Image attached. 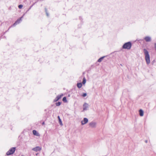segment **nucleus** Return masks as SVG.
I'll list each match as a JSON object with an SVG mask.
<instances>
[{"label":"nucleus","instance_id":"nucleus-1","mask_svg":"<svg viewBox=\"0 0 156 156\" xmlns=\"http://www.w3.org/2000/svg\"><path fill=\"white\" fill-rule=\"evenodd\" d=\"M143 51L145 55V58L146 63L147 65H148L150 62V56L149 52L145 48L144 49Z\"/></svg>","mask_w":156,"mask_h":156},{"label":"nucleus","instance_id":"nucleus-2","mask_svg":"<svg viewBox=\"0 0 156 156\" xmlns=\"http://www.w3.org/2000/svg\"><path fill=\"white\" fill-rule=\"evenodd\" d=\"M16 150L15 147L11 148L8 151L6 154L7 155H9L13 154Z\"/></svg>","mask_w":156,"mask_h":156},{"label":"nucleus","instance_id":"nucleus-3","mask_svg":"<svg viewBox=\"0 0 156 156\" xmlns=\"http://www.w3.org/2000/svg\"><path fill=\"white\" fill-rule=\"evenodd\" d=\"M63 96V94H61L59 95H58L57 96L56 98H55L54 100V101L55 102H56L58 100L62 98V97Z\"/></svg>","mask_w":156,"mask_h":156},{"label":"nucleus","instance_id":"nucleus-4","mask_svg":"<svg viewBox=\"0 0 156 156\" xmlns=\"http://www.w3.org/2000/svg\"><path fill=\"white\" fill-rule=\"evenodd\" d=\"M32 150L35 151H40L41 150V148L39 147H35L33 148Z\"/></svg>","mask_w":156,"mask_h":156},{"label":"nucleus","instance_id":"nucleus-5","mask_svg":"<svg viewBox=\"0 0 156 156\" xmlns=\"http://www.w3.org/2000/svg\"><path fill=\"white\" fill-rule=\"evenodd\" d=\"M144 39L147 42H150L151 41V38L149 36H146Z\"/></svg>","mask_w":156,"mask_h":156},{"label":"nucleus","instance_id":"nucleus-6","mask_svg":"<svg viewBox=\"0 0 156 156\" xmlns=\"http://www.w3.org/2000/svg\"><path fill=\"white\" fill-rule=\"evenodd\" d=\"M132 44L130 41L127 42V50L130 49L132 47Z\"/></svg>","mask_w":156,"mask_h":156},{"label":"nucleus","instance_id":"nucleus-7","mask_svg":"<svg viewBox=\"0 0 156 156\" xmlns=\"http://www.w3.org/2000/svg\"><path fill=\"white\" fill-rule=\"evenodd\" d=\"M88 121V119L86 118H84L83 119V120L81 121V123L82 125H84L87 123Z\"/></svg>","mask_w":156,"mask_h":156},{"label":"nucleus","instance_id":"nucleus-8","mask_svg":"<svg viewBox=\"0 0 156 156\" xmlns=\"http://www.w3.org/2000/svg\"><path fill=\"white\" fill-rule=\"evenodd\" d=\"M33 133L34 135L37 136H40V135L38 133L36 130H33Z\"/></svg>","mask_w":156,"mask_h":156},{"label":"nucleus","instance_id":"nucleus-9","mask_svg":"<svg viewBox=\"0 0 156 156\" xmlns=\"http://www.w3.org/2000/svg\"><path fill=\"white\" fill-rule=\"evenodd\" d=\"M139 115L140 116H143L144 115V112L143 110L142 109L139 110Z\"/></svg>","mask_w":156,"mask_h":156},{"label":"nucleus","instance_id":"nucleus-10","mask_svg":"<svg viewBox=\"0 0 156 156\" xmlns=\"http://www.w3.org/2000/svg\"><path fill=\"white\" fill-rule=\"evenodd\" d=\"M21 18H20V19H18L17 20V21L16 22H15L14 23L13 25H16L17 24H18L19 23H20V22L21 21Z\"/></svg>","mask_w":156,"mask_h":156},{"label":"nucleus","instance_id":"nucleus-11","mask_svg":"<svg viewBox=\"0 0 156 156\" xmlns=\"http://www.w3.org/2000/svg\"><path fill=\"white\" fill-rule=\"evenodd\" d=\"M88 107V105L87 104L85 103L83 105V109L84 110H86L87 109V108Z\"/></svg>","mask_w":156,"mask_h":156},{"label":"nucleus","instance_id":"nucleus-12","mask_svg":"<svg viewBox=\"0 0 156 156\" xmlns=\"http://www.w3.org/2000/svg\"><path fill=\"white\" fill-rule=\"evenodd\" d=\"M82 84L81 83H77V86L79 88H80L82 87Z\"/></svg>","mask_w":156,"mask_h":156},{"label":"nucleus","instance_id":"nucleus-13","mask_svg":"<svg viewBox=\"0 0 156 156\" xmlns=\"http://www.w3.org/2000/svg\"><path fill=\"white\" fill-rule=\"evenodd\" d=\"M90 125L92 127H94L95 126V124L94 123H90Z\"/></svg>","mask_w":156,"mask_h":156},{"label":"nucleus","instance_id":"nucleus-14","mask_svg":"<svg viewBox=\"0 0 156 156\" xmlns=\"http://www.w3.org/2000/svg\"><path fill=\"white\" fill-rule=\"evenodd\" d=\"M62 101L65 102H67V100H66V97H64L62 99Z\"/></svg>","mask_w":156,"mask_h":156},{"label":"nucleus","instance_id":"nucleus-15","mask_svg":"<svg viewBox=\"0 0 156 156\" xmlns=\"http://www.w3.org/2000/svg\"><path fill=\"white\" fill-rule=\"evenodd\" d=\"M86 82V80L85 79V77H84L83 80V81H82V83L84 84Z\"/></svg>","mask_w":156,"mask_h":156},{"label":"nucleus","instance_id":"nucleus-16","mask_svg":"<svg viewBox=\"0 0 156 156\" xmlns=\"http://www.w3.org/2000/svg\"><path fill=\"white\" fill-rule=\"evenodd\" d=\"M123 48H127V43H126L122 47Z\"/></svg>","mask_w":156,"mask_h":156},{"label":"nucleus","instance_id":"nucleus-17","mask_svg":"<svg viewBox=\"0 0 156 156\" xmlns=\"http://www.w3.org/2000/svg\"><path fill=\"white\" fill-rule=\"evenodd\" d=\"M104 58V57H102L100 58L99 59H98V62H101L102 61V60H103V59Z\"/></svg>","mask_w":156,"mask_h":156},{"label":"nucleus","instance_id":"nucleus-18","mask_svg":"<svg viewBox=\"0 0 156 156\" xmlns=\"http://www.w3.org/2000/svg\"><path fill=\"white\" fill-rule=\"evenodd\" d=\"M58 120H59V122L60 124L62 125V123L61 119H60V117L58 116Z\"/></svg>","mask_w":156,"mask_h":156},{"label":"nucleus","instance_id":"nucleus-19","mask_svg":"<svg viewBox=\"0 0 156 156\" xmlns=\"http://www.w3.org/2000/svg\"><path fill=\"white\" fill-rule=\"evenodd\" d=\"M23 7V5H20L18 6V7L20 9H21Z\"/></svg>","mask_w":156,"mask_h":156},{"label":"nucleus","instance_id":"nucleus-20","mask_svg":"<svg viewBox=\"0 0 156 156\" xmlns=\"http://www.w3.org/2000/svg\"><path fill=\"white\" fill-rule=\"evenodd\" d=\"M61 104V103L60 102H57V103H56V106H59Z\"/></svg>","mask_w":156,"mask_h":156},{"label":"nucleus","instance_id":"nucleus-21","mask_svg":"<svg viewBox=\"0 0 156 156\" xmlns=\"http://www.w3.org/2000/svg\"><path fill=\"white\" fill-rule=\"evenodd\" d=\"M87 95V94L86 93H84L83 95H82V96H83V97H85V96H86Z\"/></svg>","mask_w":156,"mask_h":156},{"label":"nucleus","instance_id":"nucleus-22","mask_svg":"<svg viewBox=\"0 0 156 156\" xmlns=\"http://www.w3.org/2000/svg\"><path fill=\"white\" fill-rule=\"evenodd\" d=\"M155 62V60H153L152 62H151V64L152 65H153L154 63Z\"/></svg>","mask_w":156,"mask_h":156},{"label":"nucleus","instance_id":"nucleus-23","mask_svg":"<svg viewBox=\"0 0 156 156\" xmlns=\"http://www.w3.org/2000/svg\"><path fill=\"white\" fill-rule=\"evenodd\" d=\"M154 48H155V50L156 51V43H155L154 44Z\"/></svg>","mask_w":156,"mask_h":156},{"label":"nucleus","instance_id":"nucleus-24","mask_svg":"<svg viewBox=\"0 0 156 156\" xmlns=\"http://www.w3.org/2000/svg\"><path fill=\"white\" fill-rule=\"evenodd\" d=\"M147 141H148L147 140H145V142L146 143H147Z\"/></svg>","mask_w":156,"mask_h":156},{"label":"nucleus","instance_id":"nucleus-25","mask_svg":"<svg viewBox=\"0 0 156 156\" xmlns=\"http://www.w3.org/2000/svg\"><path fill=\"white\" fill-rule=\"evenodd\" d=\"M45 124V123H44V122H43L42 123V125H44Z\"/></svg>","mask_w":156,"mask_h":156}]
</instances>
